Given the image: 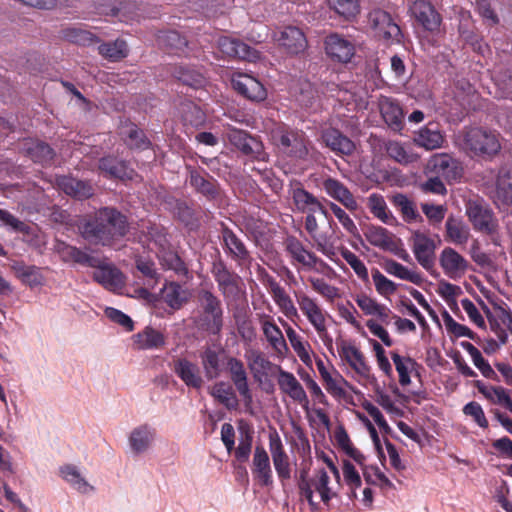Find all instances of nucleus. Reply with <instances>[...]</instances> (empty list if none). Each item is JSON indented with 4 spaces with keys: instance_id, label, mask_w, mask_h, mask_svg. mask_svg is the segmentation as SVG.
I'll return each mask as SVG.
<instances>
[{
    "instance_id": "nucleus-6",
    "label": "nucleus",
    "mask_w": 512,
    "mask_h": 512,
    "mask_svg": "<svg viewBox=\"0 0 512 512\" xmlns=\"http://www.w3.org/2000/svg\"><path fill=\"white\" fill-rule=\"evenodd\" d=\"M367 24L375 37L397 43L401 41L400 27L387 11L380 8L371 10L367 16Z\"/></svg>"
},
{
    "instance_id": "nucleus-7",
    "label": "nucleus",
    "mask_w": 512,
    "mask_h": 512,
    "mask_svg": "<svg viewBox=\"0 0 512 512\" xmlns=\"http://www.w3.org/2000/svg\"><path fill=\"white\" fill-rule=\"evenodd\" d=\"M425 171L442 177L448 182L459 181L463 174L460 162L447 153H436L430 156Z\"/></svg>"
},
{
    "instance_id": "nucleus-59",
    "label": "nucleus",
    "mask_w": 512,
    "mask_h": 512,
    "mask_svg": "<svg viewBox=\"0 0 512 512\" xmlns=\"http://www.w3.org/2000/svg\"><path fill=\"white\" fill-rule=\"evenodd\" d=\"M282 326L285 329L287 338L291 344V347L296 352L298 357L303 361L306 362L310 359L309 352L306 348L308 345L307 343L303 342L302 337L283 319L279 318Z\"/></svg>"
},
{
    "instance_id": "nucleus-53",
    "label": "nucleus",
    "mask_w": 512,
    "mask_h": 512,
    "mask_svg": "<svg viewBox=\"0 0 512 512\" xmlns=\"http://www.w3.org/2000/svg\"><path fill=\"white\" fill-rule=\"evenodd\" d=\"M181 114L184 123L192 127L198 128L206 121L205 112L191 101L181 103Z\"/></svg>"
},
{
    "instance_id": "nucleus-39",
    "label": "nucleus",
    "mask_w": 512,
    "mask_h": 512,
    "mask_svg": "<svg viewBox=\"0 0 512 512\" xmlns=\"http://www.w3.org/2000/svg\"><path fill=\"white\" fill-rule=\"evenodd\" d=\"M121 135L124 144L131 150L143 151L152 146L145 132L134 123L127 125V130L122 131Z\"/></svg>"
},
{
    "instance_id": "nucleus-45",
    "label": "nucleus",
    "mask_w": 512,
    "mask_h": 512,
    "mask_svg": "<svg viewBox=\"0 0 512 512\" xmlns=\"http://www.w3.org/2000/svg\"><path fill=\"white\" fill-rule=\"evenodd\" d=\"M445 228L447 239L450 242L456 245H463L468 241L470 235L469 228L462 220L449 216L446 220Z\"/></svg>"
},
{
    "instance_id": "nucleus-55",
    "label": "nucleus",
    "mask_w": 512,
    "mask_h": 512,
    "mask_svg": "<svg viewBox=\"0 0 512 512\" xmlns=\"http://www.w3.org/2000/svg\"><path fill=\"white\" fill-rule=\"evenodd\" d=\"M174 215L189 230H196L199 227V218L194 209L184 201H176Z\"/></svg>"
},
{
    "instance_id": "nucleus-32",
    "label": "nucleus",
    "mask_w": 512,
    "mask_h": 512,
    "mask_svg": "<svg viewBox=\"0 0 512 512\" xmlns=\"http://www.w3.org/2000/svg\"><path fill=\"white\" fill-rule=\"evenodd\" d=\"M278 385L282 392L287 394L290 398L302 406H306L309 403L304 388L291 372L284 371L280 368Z\"/></svg>"
},
{
    "instance_id": "nucleus-48",
    "label": "nucleus",
    "mask_w": 512,
    "mask_h": 512,
    "mask_svg": "<svg viewBox=\"0 0 512 512\" xmlns=\"http://www.w3.org/2000/svg\"><path fill=\"white\" fill-rule=\"evenodd\" d=\"M173 76L183 85L198 89L205 84L203 75L195 69L188 66H175L172 71Z\"/></svg>"
},
{
    "instance_id": "nucleus-23",
    "label": "nucleus",
    "mask_w": 512,
    "mask_h": 512,
    "mask_svg": "<svg viewBox=\"0 0 512 512\" xmlns=\"http://www.w3.org/2000/svg\"><path fill=\"white\" fill-rule=\"evenodd\" d=\"M295 298L299 309L315 330L327 325L326 311L315 299L304 292H295Z\"/></svg>"
},
{
    "instance_id": "nucleus-34",
    "label": "nucleus",
    "mask_w": 512,
    "mask_h": 512,
    "mask_svg": "<svg viewBox=\"0 0 512 512\" xmlns=\"http://www.w3.org/2000/svg\"><path fill=\"white\" fill-rule=\"evenodd\" d=\"M459 27L458 31L463 40L470 44L475 51L484 55L488 51V46L479 40L478 35L472 29V21L470 12L461 10L459 11Z\"/></svg>"
},
{
    "instance_id": "nucleus-35",
    "label": "nucleus",
    "mask_w": 512,
    "mask_h": 512,
    "mask_svg": "<svg viewBox=\"0 0 512 512\" xmlns=\"http://www.w3.org/2000/svg\"><path fill=\"white\" fill-rule=\"evenodd\" d=\"M133 343L138 350H153L164 347L166 343L162 332L147 326L142 331L133 335Z\"/></svg>"
},
{
    "instance_id": "nucleus-51",
    "label": "nucleus",
    "mask_w": 512,
    "mask_h": 512,
    "mask_svg": "<svg viewBox=\"0 0 512 512\" xmlns=\"http://www.w3.org/2000/svg\"><path fill=\"white\" fill-rule=\"evenodd\" d=\"M367 241L374 247L383 250H392L394 244L391 233L384 227L372 226L365 233Z\"/></svg>"
},
{
    "instance_id": "nucleus-13",
    "label": "nucleus",
    "mask_w": 512,
    "mask_h": 512,
    "mask_svg": "<svg viewBox=\"0 0 512 512\" xmlns=\"http://www.w3.org/2000/svg\"><path fill=\"white\" fill-rule=\"evenodd\" d=\"M92 278L106 290L119 293L125 286V276L113 264L105 263L99 258V265L94 266Z\"/></svg>"
},
{
    "instance_id": "nucleus-40",
    "label": "nucleus",
    "mask_w": 512,
    "mask_h": 512,
    "mask_svg": "<svg viewBox=\"0 0 512 512\" xmlns=\"http://www.w3.org/2000/svg\"><path fill=\"white\" fill-rule=\"evenodd\" d=\"M11 269L15 276L25 285L35 287L43 282V275L37 266L26 265L23 261H16L11 265Z\"/></svg>"
},
{
    "instance_id": "nucleus-10",
    "label": "nucleus",
    "mask_w": 512,
    "mask_h": 512,
    "mask_svg": "<svg viewBox=\"0 0 512 512\" xmlns=\"http://www.w3.org/2000/svg\"><path fill=\"white\" fill-rule=\"evenodd\" d=\"M226 137L244 155L251 159L264 160L265 152L262 142L247 132L226 125Z\"/></svg>"
},
{
    "instance_id": "nucleus-41",
    "label": "nucleus",
    "mask_w": 512,
    "mask_h": 512,
    "mask_svg": "<svg viewBox=\"0 0 512 512\" xmlns=\"http://www.w3.org/2000/svg\"><path fill=\"white\" fill-rule=\"evenodd\" d=\"M491 78L499 90L498 96L512 100V70L502 64H496L491 72Z\"/></svg>"
},
{
    "instance_id": "nucleus-60",
    "label": "nucleus",
    "mask_w": 512,
    "mask_h": 512,
    "mask_svg": "<svg viewBox=\"0 0 512 512\" xmlns=\"http://www.w3.org/2000/svg\"><path fill=\"white\" fill-rule=\"evenodd\" d=\"M158 42L162 47L175 53L183 51L187 46L186 38L175 30L161 32L158 36Z\"/></svg>"
},
{
    "instance_id": "nucleus-54",
    "label": "nucleus",
    "mask_w": 512,
    "mask_h": 512,
    "mask_svg": "<svg viewBox=\"0 0 512 512\" xmlns=\"http://www.w3.org/2000/svg\"><path fill=\"white\" fill-rule=\"evenodd\" d=\"M62 35L65 40L82 46H88L100 42V39L95 34L77 27H68L63 29Z\"/></svg>"
},
{
    "instance_id": "nucleus-64",
    "label": "nucleus",
    "mask_w": 512,
    "mask_h": 512,
    "mask_svg": "<svg viewBox=\"0 0 512 512\" xmlns=\"http://www.w3.org/2000/svg\"><path fill=\"white\" fill-rule=\"evenodd\" d=\"M142 232L150 241H153L161 248H165L169 244L167 230L162 225L148 222L146 225H143Z\"/></svg>"
},
{
    "instance_id": "nucleus-9",
    "label": "nucleus",
    "mask_w": 512,
    "mask_h": 512,
    "mask_svg": "<svg viewBox=\"0 0 512 512\" xmlns=\"http://www.w3.org/2000/svg\"><path fill=\"white\" fill-rule=\"evenodd\" d=\"M233 89L242 97L252 102H262L267 98V90L254 76L235 72L231 75Z\"/></svg>"
},
{
    "instance_id": "nucleus-17",
    "label": "nucleus",
    "mask_w": 512,
    "mask_h": 512,
    "mask_svg": "<svg viewBox=\"0 0 512 512\" xmlns=\"http://www.w3.org/2000/svg\"><path fill=\"white\" fill-rule=\"evenodd\" d=\"M486 316L491 332L498 339L497 347L506 344L508 333L512 335V312L510 310L499 307L495 312H491L486 307Z\"/></svg>"
},
{
    "instance_id": "nucleus-4",
    "label": "nucleus",
    "mask_w": 512,
    "mask_h": 512,
    "mask_svg": "<svg viewBox=\"0 0 512 512\" xmlns=\"http://www.w3.org/2000/svg\"><path fill=\"white\" fill-rule=\"evenodd\" d=\"M330 477L324 469L318 470L311 478L307 477L306 472H301L298 487L300 495L304 497L311 506L317 503L314 501V494L319 495L320 501L328 503L335 493L329 487Z\"/></svg>"
},
{
    "instance_id": "nucleus-56",
    "label": "nucleus",
    "mask_w": 512,
    "mask_h": 512,
    "mask_svg": "<svg viewBox=\"0 0 512 512\" xmlns=\"http://www.w3.org/2000/svg\"><path fill=\"white\" fill-rule=\"evenodd\" d=\"M367 205L374 217L378 218L383 223H390L393 217L391 213L388 211L385 199L381 194H370L367 198Z\"/></svg>"
},
{
    "instance_id": "nucleus-21",
    "label": "nucleus",
    "mask_w": 512,
    "mask_h": 512,
    "mask_svg": "<svg viewBox=\"0 0 512 512\" xmlns=\"http://www.w3.org/2000/svg\"><path fill=\"white\" fill-rule=\"evenodd\" d=\"M378 107L384 122L394 132H401L404 128V112L400 103L388 96H380Z\"/></svg>"
},
{
    "instance_id": "nucleus-33",
    "label": "nucleus",
    "mask_w": 512,
    "mask_h": 512,
    "mask_svg": "<svg viewBox=\"0 0 512 512\" xmlns=\"http://www.w3.org/2000/svg\"><path fill=\"white\" fill-rule=\"evenodd\" d=\"M284 245L291 258L303 266L313 268L319 261V258L313 252L306 249L303 243L295 236H288L284 241Z\"/></svg>"
},
{
    "instance_id": "nucleus-63",
    "label": "nucleus",
    "mask_w": 512,
    "mask_h": 512,
    "mask_svg": "<svg viewBox=\"0 0 512 512\" xmlns=\"http://www.w3.org/2000/svg\"><path fill=\"white\" fill-rule=\"evenodd\" d=\"M249 368L259 374H266L271 370L272 362L259 350H251L247 355Z\"/></svg>"
},
{
    "instance_id": "nucleus-29",
    "label": "nucleus",
    "mask_w": 512,
    "mask_h": 512,
    "mask_svg": "<svg viewBox=\"0 0 512 512\" xmlns=\"http://www.w3.org/2000/svg\"><path fill=\"white\" fill-rule=\"evenodd\" d=\"M260 324L263 334L271 348L278 355L286 354L289 350L288 345L281 329L277 326L274 319L270 315H263L260 319Z\"/></svg>"
},
{
    "instance_id": "nucleus-57",
    "label": "nucleus",
    "mask_w": 512,
    "mask_h": 512,
    "mask_svg": "<svg viewBox=\"0 0 512 512\" xmlns=\"http://www.w3.org/2000/svg\"><path fill=\"white\" fill-rule=\"evenodd\" d=\"M393 205L398 211H400L404 221L408 223L421 218L414 202L404 194H396L393 196Z\"/></svg>"
},
{
    "instance_id": "nucleus-36",
    "label": "nucleus",
    "mask_w": 512,
    "mask_h": 512,
    "mask_svg": "<svg viewBox=\"0 0 512 512\" xmlns=\"http://www.w3.org/2000/svg\"><path fill=\"white\" fill-rule=\"evenodd\" d=\"M494 201L497 205L512 204V174L506 167H501L498 171Z\"/></svg>"
},
{
    "instance_id": "nucleus-61",
    "label": "nucleus",
    "mask_w": 512,
    "mask_h": 512,
    "mask_svg": "<svg viewBox=\"0 0 512 512\" xmlns=\"http://www.w3.org/2000/svg\"><path fill=\"white\" fill-rule=\"evenodd\" d=\"M330 7L347 20L355 18L360 12L358 0H329Z\"/></svg>"
},
{
    "instance_id": "nucleus-52",
    "label": "nucleus",
    "mask_w": 512,
    "mask_h": 512,
    "mask_svg": "<svg viewBox=\"0 0 512 512\" xmlns=\"http://www.w3.org/2000/svg\"><path fill=\"white\" fill-rule=\"evenodd\" d=\"M27 154L33 162L44 166L51 164L55 157L53 148L43 141H36L32 143V145L27 148Z\"/></svg>"
},
{
    "instance_id": "nucleus-20",
    "label": "nucleus",
    "mask_w": 512,
    "mask_h": 512,
    "mask_svg": "<svg viewBox=\"0 0 512 512\" xmlns=\"http://www.w3.org/2000/svg\"><path fill=\"white\" fill-rule=\"evenodd\" d=\"M263 283L267 287L275 304L287 318L294 319L299 317L298 310L291 297L273 276L266 275Z\"/></svg>"
},
{
    "instance_id": "nucleus-8",
    "label": "nucleus",
    "mask_w": 512,
    "mask_h": 512,
    "mask_svg": "<svg viewBox=\"0 0 512 512\" xmlns=\"http://www.w3.org/2000/svg\"><path fill=\"white\" fill-rule=\"evenodd\" d=\"M466 214L474 230L493 236L498 229V221L487 206L478 201H469Z\"/></svg>"
},
{
    "instance_id": "nucleus-58",
    "label": "nucleus",
    "mask_w": 512,
    "mask_h": 512,
    "mask_svg": "<svg viewBox=\"0 0 512 512\" xmlns=\"http://www.w3.org/2000/svg\"><path fill=\"white\" fill-rule=\"evenodd\" d=\"M391 358L399 375V383L407 386L411 382L410 372L417 365L416 361L410 357L400 356L396 352L392 353Z\"/></svg>"
},
{
    "instance_id": "nucleus-27",
    "label": "nucleus",
    "mask_w": 512,
    "mask_h": 512,
    "mask_svg": "<svg viewBox=\"0 0 512 512\" xmlns=\"http://www.w3.org/2000/svg\"><path fill=\"white\" fill-rule=\"evenodd\" d=\"M56 185L66 195L78 200L88 199L94 194V189L88 181L79 180L72 176H59Z\"/></svg>"
},
{
    "instance_id": "nucleus-43",
    "label": "nucleus",
    "mask_w": 512,
    "mask_h": 512,
    "mask_svg": "<svg viewBox=\"0 0 512 512\" xmlns=\"http://www.w3.org/2000/svg\"><path fill=\"white\" fill-rule=\"evenodd\" d=\"M190 184L208 200H214L219 194V184L217 181L209 175L204 177L198 171L191 172Z\"/></svg>"
},
{
    "instance_id": "nucleus-30",
    "label": "nucleus",
    "mask_w": 512,
    "mask_h": 512,
    "mask_svg": "<svg viewBox=\"0 0 512 512\" xmlns=\"http://www.w3.org/2000/svg\"><path fill=\"white\" fill-rule=\"evenodd\" d=\"M226 368L229 369L231 379L245 405L249 406L252 403V394L248 386L244 364L236 358H230L226 363Z\"/></svg>"
},
{
    "instance_id": "nucleus-44",
    "label": "nucleus",
    "mask_w": 512,
    "mask_h": 512,
    "mask_svg": "<svg viewBox=\"0 0 512 512\" xmlns=\"http://www.w3.org/2000/svg\"><path fill=\"white\" fill-rule=\"evenodd\" d=\"M387 155L401 165L414 163L418 159V155L400 141H388L385 145Z\"/></svg>"
},
{
    "instance_id": "nucleus-26",
    "label": "nucleus",
    "mask_w": 512,
    "mask_h": 512,
    "mask_svg": "<svg viewBox=\"0 0 512 512\" xmlns=\"http://www.w3.org/2000/svg\"><path fill=\"white\" fill-rule=\"evenodd\" d=\"M172 370L186 386L194 389L202 387L203 379L196 363L191 362L187 358H177L173 360Z\"/></svg>"
},
{
    "instance_id": "nucleus-50",
    "label": "nucleus",
    "mask_w": 512,
    "mask_h": 512,
    "mask_svg": "<svg viewBox=\"0 0 512 512\" xmlns=\"http://www.w3.org/2000/svg\"><path fill=\"white\" fill-rule=\"evenodd\" d=\"M238 430L240 434L239 443L235 449L234 455L237 461L244 463L248 461L251 454L253 432L244 424H240Z\"/></svg>"
},
{
    "instance_id": "nucleus-1",
    "label": "nucleus",
    "mask_w": 512,
    "mask_h": 512,
    "mask_svg": "<svg viewBox=\"0 0 512 512\" xmlns=\"http://www.w3.org/2000/svg\"><path fill=\"white\" fill-rule=\"evenodd\" d=\"M129 231L127 217L114 207H103L81 226L82 237L91 244L113 246Z\"/></svg>"
},
{
    "instance_id": "nucleus-49",
    "label": "nucleus",
    "mask_w": 512,
    "mask_h": 512,
    "mask_svg": "<svg viewBox=\"0 0 512 512\" xmlns=\"http://www.w3.org/2000/svg\"><path fill=\"white\" fill-rule=\"evenodd\" d=\"M383 268L388 274L401 280H406L416 285H419L422 281L420 273L408 269L393 259L385 260Z\"/></svg>"
},
{
    "instance_id": "nucleus-47",
    "label": "nucleus",
    "mask_w": 512,
    "mask_h": 512,
    "mask_svg": "<svg viewBox=\"0 0 512 512\" xmlns=\"http://www.w3.org/2000/svg\"><path fill=\"white\" fill-rule=\"evenodd\" d=\"M226 56L254 62L259 58V53L244 42L226 37Z\"/></svg>"
},
{
    "instance_id": "nucleus-14",
    "label": "nucleus",
    "mask_w": 512,
    "mask_h": 512,
    "mask_svg": "<svg viewBox=\"0 0 512 512\" xmlns=\"http://www.w3.org/2000/svg\"><path fill=\"white\" fill-rule=\"evenodd\" d=\"M413 143L426 151L445 147L446 136L438 123L429 122L413 133Z\"/></svg>"
},
{
    "instance_id": "nucleus-2",
    "label": "nucleus",
    "mask_w": 512,
    "mask_h": 512,
    "mask_svg": "<svg viewBox=\"0 0 512 512\" xmlns=\"http://www.w3.org/2000/svg\"><path fill=\"white\" fill-rule=\"evenodd\" d=\"M463 146L473 156L491 160L501 151L500 134L482 127H470L463 133Z\"/></svg>"
},
{
    "instance_id": "nucleus-38",
    "label": "nucleus",
    "mask_w": 512,
    "mask_h": 512,
    "mask_svg": "<svg viewBox=\"0 0 512 512\" xmlns=\"http://www.w3.org/2000/svg\"><path fill=\"white\" fill-rule=\"evenodd\" d=\"M290 194L296 210L300 213H311L314 208H319V199L299 182L291 189Z\"/></svg>"
},
{
    "instance_id": "nucleus-42",
    "label": "nucleus",
    "mask_w": 512,
    "mask_h": 512,
    "mask_svg": "<svg viewBox=\"0 0 512 512\" xmlns=\"http://www.w3.org/2000/svg\"><path fill=\"white\" fill-rule=\"evenodd\" d=\"M99 54L110 62H118L126 58L129 54L127 42L124 39L103 42L98 46Z\"/></svg>"
},
{
    "instance_id": "nucleus-15",
    "label": "nucleus",
    "mask_w": 512,
    "mask_h": 512,
    "mask_svg": "<svg viewBox=\"0 0 512 512\" xmlns=\"http://www.w3.org/2000/svg\"><path fill=\"white\" fill-rule=\"evenodd\" d=\"M274 39L286 53L298 55L307 48V39L304 32L296 26H286L274 34Z\"/></svg>"
},
{
    "instance_id": "nucleus-3",
    "label": "nucleus",
    "mask_w": 512,
    "mask_h": 512,
    "mask_svg": "<svg viewBox=\"0 0 512 512\" xmlns=\"http://www.w3.org/2000/svg\"><path fill=\"white\" fill-rule=\"evenodd\" d=\"M273 140L280 152L293 161H307L313 145L302 130L278 128L273 131Z\"/></svg>"
},
{
    "instance_id": "nucleus-25",
    "label": "nucleus",
    "mask_w": 512,
    "mask_h": 512,
    "mask_svg": "<svg viewBox=\"0 0 512 512\" xmlns=\"http://www.w3.org/2000/svg\"><path fill=\"white\" fill-rule=\"evenodd\" d=\"M98 169L109 179H132L134 174L127 161L112 155L102 157L98 162Z\"/></svg>"
},
{
    "instance_id": "nucleus-11",
    "label": "nucleus",
    "mask_w": 512,
    "mask_h": 512,
    "mask_svg": "<svg viewBox=\"0 0 512 512\" xmlns=\"http://www.w3.org/2000/svg\"><path fill=\"white\" fill-rule=\"evenodd\" d=\"M411 249L417 262L428 272L435 265V241L428 235L415 231L410 239Z\"/></svg>"
},
{
    "instance_id": "nucleus-19",
    "label": "nucleus",
    "mask_w": 512,
    "mask_h": 512,
    "mask_svg": "<svg viewBox=\"0 0 512 512\" xmlns=\"http://www.w3.org/2000/svg\"><path fill=\"white\" fill-rule=\"evenodd\" d=\"M269 451L278 478L283 482L291 478L289 457L277 432L269 435Z\"/></svg>"
},
{
    "instance_id": "nucleus-46",
    "label": "nucleus",
    "mask_w": 512,
    "mask_h": 512,
    "mask_svg": "<svg viewBox=\"0 0 512 512\" xmlns=\"http://www.w3.org/2000/svg\"><path fill=\"white\" fill-rule=\"evenodd\" d=\"M223 348L208 347L202 354V364L208 379H214L221 373V355Z\"/></svg>"
},
{
    "instance_id": "nucleus-37",
    "label": "nucleus",
    "mask_w": 512,
    "mask_h": 512,
    "mask_svg": "<svg viewBox=\"0 0 512 512\" xmlns=\"http://www.w3.org/2000/svg\"><path fill=\"white\" fill-rule=\"evenodd\" d=\"M155 430L147 424L136 427L129 436V444L136 454L146 452L154 441Z\"/></svg>"
},
{
    "instance_id": "nucleus-31",
    "label": "nucleus",
    "mask_w": 512,
    "mask_h": 512,
    "mask_svg": "<svg viewBox=\"0 0 512 512\" xmlns=\"http://www.w3.org/2000/svg\"><path fill=\"white\" fill-rule=\"evenodd\" d=\"M339 355L357 374L367 376L370 367L366 363L363 353L354 344L342 341L339 346Z\"/></svg>"
},
{
    "instance_id": "nucleus-24",
    "label": "nucleus",
    "mask_w": 512,
    "mask_h": 512,
    "mask_svg": "<svg viewBox=\"0 0 512 512\" xmlns=\"http://www.w3.org/2000/svg\"><path fill=\"white\" fill-rule=\"evenodd\" d=\"M252 474L263 487L273 484V473L268 452L262 446H256L252 461Z\"/></svg>"
},
{
    "instance_id": "nucleus-18",
    "label": "nucleus",
    "mask_w": 512,
    "mask_h": 512,
    "mask_svg": "<svg viewBox=\"0 0 512 512\" xmlns=\"http://www.w3.org/2000/svg\"><path fill=\"white\" fill-rule=\"evenodd\" d=\"M439 264L444 274L452 279L458 280L462 278L467 269L468 261L451 247H445L439 256Z\"/></svg>"
},
{
    "instance_id": "nucleus-28",
    "label": "nucleus",
    "mask_w": 512,
    "mask_h": 512,
    "mask_svg": "<svg viewBox=\"0 0 512 512\" xmlns=\"http://www.w3.org/2000/svg\"><path fill=\"white\" fill-rule=\"evenodd\" d=\"M321 137L325 145L337 155L350 156L356 149L355 143L338 129L328 128L322 132Z\"/></svg>"
},
{
    "instance_id": "nucleus-5",
    "label": "nucleus",
    "mask_w": 512,
    "mask_h": 512,
    "mask_svg": "<svg viewBox=\"0 0 512 512\" xmlns=\"http://www.w3.org/2000/svg\"><path fill=\"white\" fill-rule=\"evenodd\" d=\"M199 305L202 309L200 326L212 334H219L222 328V309L220 300L208 290L198 294Z\"/></svg>"
},
{
    "instance_id": "nucleus-16",
    "label": "nucleus",
    "mask_w": 512,
    "mask_h": 512,
    "mask_svg": "<svg viewBox=\"0 0 512 512\" xmlns=\"http://www.w3.org/2000/svg\"><path fill=\"white\" fill-rule=\"evenodd\" d=\"M416 21L430 33H438L442 18L433 5L425 0H416L410 7Z\"/></svg>"
},
{
    "instance_id": "nucleus-22",
    "label": "nucleus",
    "mask_w": 512,
    "mask_h": 512,
    "mask_svg": "<svg viewBox=\"0 0 512 512\" xmlns=\"http://www.w3.org/2000/svg\"><path fill=\"white\" fill-rule=\"evenodd\" d=\"M322 189L335 201L342 204L346 209L354 212L359 205L353 193L338 179L327 177L322 181Z\"/></svg>"
},
{
    "instance_id": "nucleus-12",
    "label": "nucleus",
    "mask_w": 512,
    "mask_h": 512,
    "mask_svg": "<svg viewBox=\"0 0 512 512\" xmlns=\"http://www.w3.org/2000/svg\"><path fill=\"white\" fill-rule=\"evenodd\" d=\"M324 48L327 56L339 63H348L355 55V44L339 33H331L325 37Z\"/></svg>"
},
{
    "instance_id": "nucleus-62",
    "label": "nucleus",
    "mask_w": 512,
    "mask_h": 512,
    "mask_svg": "<svg viewBox=\"0 0 512 512\" xmlns=\"http://www.w3.org/2000/svg\"><path fill=\"white\" fill-rule=\"evenodd\" d=\"M60 472L62 477L78 491L85 493L91 489L74 465H65L60 468Z\"/></svg>"
}]
</instances>
